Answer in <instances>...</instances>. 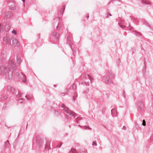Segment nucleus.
Listing matches in <instances>:
<instances>
[{
    "instance_id": "nucleus-1",
    "label": "nucleus",
    "mask_w": 153,
    "mask_h": 153,
    "mask_svg": "<svg viewBox=\"0 0 153 153\" xmlns=\"http://www.w3.org/2000/svg\"><path fill=\"white\" fill-rule=\"evenodd\" d=\"M11 69H12L13 71L16 69L15 63L13 60H9L7 64L0 67V74L4 75L7 79H11L13 77L14 74L10 70Z\"/></svg>"
},
{
    "instance_id": "nucleus-2",
    "label": "nucleus",
    "mask_w": 153,
    "mask_h": 153,
    "mask_svg": "<svg viewBox=\"0 0 153 153\" xmlns=\"http://www.w3.org/2000/svg\"><path fill=\"white\" fill-rule=\"evenodd\" d=\"M108 76H105L103 78V81L106 83L108 84L112 83L113 80L114 79L115 76L111 72H109L107 75Z\"/></svg>"
},
{
    "instance_id": "nucleus-3",
    "label": "nucleus",
    "mask_w": 153,
    "mask_h": 153,
    "mask_svg": "<svg viewBox=\"0 0 153 153\" xmlns=\"http://www.w3.org/2000/svg\"><path fill=\"white\" fill-rule=\"evenodd\" d=\"M3 39L4 41L8 45L14 46V44L13 42V37H10L9 34L7 32L6 34L4 35L3 36Z\"/></svg>"
},
{
    "instance_id": "nucleus-4",
    "label": "nucleus",
    "mask_w": 153,
    "mask_h": 153,
    "mask_svg": "<svg viewBox=\"0 0 153 153\" xmlns=\"http://www.w3.org/2000/svg\"><path fill=\"white\" fill-rule=\"evenodd\" d=\"M76 121L78 123H80L83 126V127H84V128L85 129H87V128H88L89 129H91V128L89 127V126H86L85 125H85H87V120L85 118H80L78 117H77L76 119Z\"/></svg>"
},
{
    "instance_id": "nucleus-5",
    "label": "nucleus",
    "mask_w": 153,
    "mask_h": 153,
    "mask_svg": "<svg viewBox=\"0 0 153 153\" xmlns=\"http://www.w3.org/2000/svg\"><path fill=\"white\" fill-rule=\"evenodd\" d=\"M81 77H83L85 80L84 82H82V84H85L86 85H89V82H90L91 83V82L92 80L91 78L92 77L88 74L85 75V76H84V75H82Z\"/></svg>"
},
{
    "instance_id": "nucleus-6",
    "label": "nucleus",
    "mask_w": 153,
    "mask_h": 153,
    "mask_svg": "<svg viewBox=\"0 0 153 153\" xmlns=\"http://www.w3.org/2000/svg\"><path fill=\"white\" fill-rule=\"evenodd\" d=\"M7 89L9 91L13 93L14 94L16 95L18 97H21L22 95L18 91V93L17 94V90H16L13 87L10 86H7Z\"/></svg>"
},
{
    "instance_id": "nucleus-7",
    "label": "nucleus",
    "mask_w": 153,
    "mask_h": 153,
    "mask_svg": "<svg viewBox=\"0 0 153 153\" xmlns=\"http://www.w3.org/2000/svg\"><path fill=\"white\" fill-rule=\"evenodd\" d=\"M7 2L10 10H14L16 9L15 2L14 0H9Z\"/></svg>"
},
{
    "instance_id": "nucleus-8",
    "label": "nucleus",
    "mask_w": 153,
    "mask_h": 153,
    "mask_svg": "<svg viewBox=\"0 0 153 153\" xmlns=\"http://www.w3.org/2000/svg\"><path fill=\"white\" fill-rule=\"evenodd\" d=\"M63 110L66 113L71 115L74 117H77V115L74 112L70 110L68 108L66 107L65 108L63 109Z\"/></svg>"
},
{
    "instance_id": "nucleus-9",
    "label": "nucleus",
    "mask_w": 153,
    "mask_h": 153,
    "mask_svg": "<svg viewBox=\"0 0 153 153\" xmlns=\"http://www.w3.org/2000/svg\"><path fill=\"white\" fill-rule=\"evenodd\" d=\"M137 105L139 110L142 111L144 110V103L143 102H138L137 103Z\"/></svg>"
},
{
    "instance_id": "nucleus-10",
    "label": "nucleus",
    "mask_w": 153,
    "mask_h": 153,
    "mask_svg": "<svg viewBox=\"0 0 153 153\" xmlns=\"http://www.w3.org/2000/svg\"><path fill=\"white\" fill-rule=\"evenodd\" d=\"M12 13L11 11L6 12L4 14L5 17L6 18H10L13 16Z\"/></svg>"
},
{
    "instance_id": "nucleus-11",
    "label": "nucleus",
    "mask_w": 153,
    "mask_h": 153,
    "mask_svg": "<svg viewBox=\"0 0 153 153\" xmlns=\"http://www.w3.org/2000/svg\"><path fill=\"white\" fill-rule=\"evenodd\" d=\"M5 27L4 26L1 24H0V35L2 33V37L4 34H6L5 31L4 30Z\"/></svg>"
},
{
    "instance_id": "nucleus-12",
    "label": "nucleus",
    "mask_w": 153,
    "mask_h": 153,
    "mask_svg": "<svg viewBox=\"0 0 153 153\" xmlns=\"http://www.w3.org/2000/svg\"><path fill=\"white\" fill-rule=\"evenodd\" d=\"M65 92H61L59 93V95L61 96H64L66 95H68L69 93V89H68L67 88H65Z\"/></svg>"
},
{
    "instance_id": "nucleus-13",
    "label": "nucleus",
    "mask_w": 153,
    "mask_h": 153,
    "mask_svg": "<svg viewBox=\"0 0 153 153\" xmlns=\"http://www.w3.org/2000/svg\"><path fill=\"white\" fill-rule=\"evenodd\" d=\"M13 39L12 40L14 44V47L18 46L19 45V43L18 40L15 38L13 37Z\"/></svg>"
},
{
    "instance_id": "nucleus-14",
    "label": "nucleus",
    "mask_w": 153,
    "mask_h": 153,
    "mask_svg": "<svg viewBox=\"0 0 153 153\" xmlns=\"http://www.w3.org/2000/svg\"><path fill=\"white\" fill-rule=\"evenodd\" d=\"M22 74L23 77L22 79V81L24 83L27 82V79L25 75L23 73H22Z\"/></svg>"
},
{
    "instance_id": "nucleus-15",
    "label": "nucleus",
    "mask_w": 153,
    "mask_h": 153,
    "mask_svg": "<svg viewBox=\"0 0 153 153\" xmlns=\"http://www.w3.org/2000/svg\"><path fill=\"white\" fill-rule=\"evenodd\" d=\"M134 33L136 36L138 37L140 36L141 35V33L140 32H138L136 30L134 31Z\"/></svg>"
},
{
    "instance_id": "nucleus-16",
    "label": "nucleus",
    "mask_w": 153,
    "mask_h": 153,
    "mask_svg": "<svg viewBox=\"0 0 153 153\" xmlns=\"http://www.w3.org/2000/svg\"><path fill=\"white\" fill-rule=\"evenodd\" d=\"M53 35L57 39H59V34H57L56 32H54L53 34Z\"/></svg>"
},
{
    "instance_id": "nucleus-17",
    "label": "nucleus",
    "mask_w": 153,
    "mask_h": 153,
    "mask_svg": "<svg viewBox=\"0 0 153 153\" xmlns=\"http://www.w3.org/2000/svg\"><path fill=\"white\" fill-rule=\"evenodd\" d=\"M111 112L112 115L115 116L117 113V111L115 109H112L111 110Z\"/></svg>"
},
{
    "instance_id": "nucleus-18",
    "label": "nucleus",
    "mask_w": 153,
    "mask_h": 153,
    "mask_svg": "<svg viewBox=\"0 0 153 153\" xmlns=\"http://www.w3.org/2000/svg\"><path fill=\"white\" fill-rule=\"evenodd\" d=\"M141 3L143 4H150L151 3L150 2H148L146 1L145 0H142L141 1Z\"/></svg>"
},
{
    "instance_id": "nucleus-19",
    "label": "nucleus",
    "mask_w": 153,
    "mask_h": 153,
    "mask_svg": "<svg viewBox=\"0 0 153 153\" xmlns=\"http://www.w3.org/2000/svg\"><path fill=\"white\" fill-rule=\"evenodd\" d=\"M17 63L18 64H19L21 63V59L20 57L17 56Z\"/></svg>"
},
{
    "instance_id": "nucleus-20",
    "label": "nucleus",
    "mask_w": 153,
    "mask_h": 153,
    "mask_svg": "<svg viewBox=\"0 0 153 153\" xmlns=\"http://www.w3.org/2000/svg\"><path fill=\"white\" fill-rule=\"evenodd\" d=\"M37 143L38 144V145L40 147H41L42 146H43V143L42 142H40V141L39 140L37 141Z\"/></svg>"
},
{
    "instance_id": "nucleus-21",
    "label": "nucleus",
    "mask_w": 153,
    "mask_h": 153,
    "mask_svg": "<svg viewBox=\"0 0 153 153\" xmlns=\"http://www.w3.org/2000/svg\"><path fill=\"white\" fill-rule=\"evenodd\" d=\"M48 142H47V144H45V149H51V148L50 147V146H49V145L48 144Z\"/></svg>"
},
{
    "instance_id": "nucleus-22",
    "label": "nucleus",
    "mask_w": 153,
    "mask_h": 153,
    "mask_svg": "<svg viewBox=\"0 0 153 153\" xmlns=\"http://www.w3.org/2000/svg\"><path fill=\"white\" fill-rule=\"evenodd\" d=\"M71 152H72L73 153H77V150L74 148H72L70 151Z\"/></svg>"
},
{
    "instance_id": "nucleus-23",
    "label": "nucleus",
    "mask_w": 153,
    "mask_h": 153,
    "mask_svg": "<svg viewBox=\"0 0 153 153\" xmlns=\"http://www.w3.org/2000/svg\"><path fill=\"white\" fill-rule=\"evenodd\" d=\"M85 150V149L84 148L79 149L78 150V152L77 153H83Z\"/></svg>"
},
{
    "instance_id": "nucleus-24",
    "label": "nucleus",
    "mask_w": 153,
    "mask_h": 153,
    "mask_svg": "<svg viewBox=\"0 0 153 153\" xmlns=\"http://www.w3.org/2000/svg\"><path fill=\"white\" fill-rule=\"evenodd\" d=\"M65 6H64L62 8V9L61 10V11H60V15H62L63 14V12L64 10H65Z\"/></svg>"
},
{
    "instance_id": "nucleus-25",
    "label": "nucleus",
    "mask_w": 153,
    "mask_h": 153,
    "mask_svg": "<svg viewBox=\"0 0 153 153\" xmlns=\"http://www.w3.org/2000/svg\"><path fill=\"white\" fill-rule=\"evenodd\" d=\"M76 88V85H75V83L73 84L72 86V88L73 90H75Z\"/></svg>"
},
{
    "instance_id": "nucleus-26",
    "label": "nucleus",
    "mask_w": 153,
    "mask_h": 153,
    "mask_svg": "<svg viewBox=\"0 0 153 153\" xmlns=\"http://www.w3.org/2000/svg\"><path fill=\"white\" fill-rule=\"evenodd\" d=\"M61 26V23L59 22L58 23V25L56 27L57 30H59Z\"/></svg>"
},
{
    "instance_id": "nucleus-27",
    "label": "nucleus",
    "mask_w": 153,
    "mask_h": 153,
    "mask_svg": "<svg viewBox=\"0 0 153 153\" xmlns=\"http://www.w3.org/2000/svg\"><path fill=\"white\" fill-rule=\"evenodd\" d=\"M28 97L27 98V99L28 100L31 99L33 97V95L32 94H28Z\"/></svg>"
},
{
    "instance_id": "nucleus-28",
    "label": "nucleus",
    "mask_w": 153,
    "mask_h": 153,
    "mask_svg": "<svg viewBox=\"0 0 153 153\" xmlns=\"http://www.w3.org/2000/svg\"><path fill=\"white\" fill-rule=\"evenodd\" d=\"M10 144L9 141L8 140H7L5 142V146L6 147H7L9 146V145Z\"/></svg>"
},
{
    "instance_id": "nucleus-29",
    "label": "nucleus",
    "mask_w": 153,
    "mask_h": 153,
    "mask_svg": "<svg viewBox=\"0 0 153 153\" xmlns=\"http://www.w3.org/2000/svg\"><path fill=\"white\" fill-rule=\"evenodd\" d=\"M7 97L6 95H4L1 98V100H4L7 99Z\"/></svg>"
},
{
    "instance_id": "nucleus-30",
    "label": "nucleus",
    "mask_w": 153,
    "mask_h": 153,
    "mask_svg": "<svg viewBox=\"0 0 153 153\" xmlns=\"http://www.w3.org/2000/svg\"><path fill=\"white\" fill-rule=\"evenodd\" d=\"M6 29H7V30H5V33H6L7 32V33L8 34V30H9L10 29V27L9 26L8 27H8H6Z\"/></svg>"
},
{
    "instance_id": "nucleus-31",
    "label": "nucleus",
    "mask_w": 153,
    "mask_h": 153,
    "mask_svg": "<svg viewBox=\"0 0 153 153\" xmlns=\"http://www.w3.org/2000/svg\"><path fill=\"white\" fill-rule=\"evenodd\" d=\"M61 107L64 108H65L66 107H67L64 104H62L61 105Z\"/></svg>"
},
{
    "instance_id": "nucleus-32",
    "label": "nucleus",
    "mask_w": 153,
    "mask_h": 153,
    "mask_svg": "<svg viewBox=\"0 0 153 153\" xmlns=\"http://www.w3.org/2000/svg\"><path fill=\"white\" fill-rule=\"evenodd\" d=\"M92 145L94 146H97V144L95 141H94L93 142Z\"/></svg>"
},
{
    "instance_id": "nucleus-33",
    "label": "nucleus",
    "mask_w": 153,
    "mask_h": 153,
    "mask_svg": "<svg viewBox=\"0 0 153 153\" xmlns=\"http://www.w3.org/2000/svg\"><path fill=\"white\" fill-rule=\"evenodd\" d=\"M142 125L144 126H145L146 125V122L144 120H143V123H142Z\"/></svg>"
},
{
    "instance_id": "nucleus-34",
    "label": "nucleus",
    "mask_w": 153,
    "mask_h": 153,
    "mask_svg": "<svg viewBox=\"0 0 153 153\" xmlns=\"http://www.w3.org/2000/svg\"><path fill=\"white\" fill-rule=\"evenodd\" d=\"M135 127L136 128V129H138L139 128V126L138 124L137 123H135Z\"/></svg>"
},
{
    "instance_id": "nucleus-35",
    "label": "nucleus",
    "mask_w": 153,
    "mask_h": 153,
    "mask_svg": "<svg viewBox=\"0 0 153 153\" xmlns=\"http://www.w3.org/2000/svg\"><path fill=\"white\" fill-rule=\"evenodd\" d=\"M62 145V143H60L59 145L57 146H56V148H60L61 147Z\"/></svg>"
},
{
    "instance_id": "nucleus-36",
    "label": "nucleus",
    "mask_w": 153,
    "mask_h": 153,
    "mask_svg": "<svg viewBox=\"0 0 153 153\" xmlns=\"http://www.w3.org/2000/svg\"><path fill=\"white\" fill-rule=\"evenodd\" d=\"M12 33L13 34H17L16 31L15 30H13L12 31Z\"/></svg>"
},
{
    "instance_id": "nucleus-37",
    "label": "nucleus",
    "mask_w": 153,
    "mask_h": 153,
    "mask_svg": "<svg viewBox=\"0 0 153 153\" xmlns=\"http://www.w3.org/2000/svg\"><path fill=\"white\" fill-rule=\"evenodd\" d=\"M77 97V94L75 93L74 95L73 96V98L74 99H75Z\"/></svg>"
},
{
    "instance_id": "nucleus-38",
    "label": "nucleus",
    "mask_w": 153,
    "mask_h": 153,
    "mask_svg": "<svg viewBox=\"0 0 153 153\" xmlns=\"http://www.w3.org/2000/svg\"><path fill=\"white\" fill-rule=\"evenodd\" d=\"M18 101H19L20 103H22V102L23 99H20L18 100Z\"/></svg>"
},
{
    "instance_id": "nucleus-39",
    "label": "nucleus",
    "mask_w": 153,
    "mask_h": 153,
    "mask_svg": "<svg viewBox=\"0 0 153 153\" xmlns=\"http://www.w3.org/2000/svg\"><path fill=\"white\" fill-rule=\"evenodd\" d=\"M85 17L87 18L88 19L89 17V14H87L85 16Z\"/></svg>"
},
{
    "instance_id": "nucleus-40",
    "label": "nucleus",
    "mask_w": 153,
    "mask_h": 153,
    "mask_svg": "<svg viewBox=\"0 0 153 153\" xmlns=\"http://www.w3.org/2000/svg\"><path fill=\"white\" fill-rule=\"evenodd\" d=\"M126 127L125 126H124L122 128V129L123 130H126Z\"/></svg>"
},
{
    "instance_id": "nucleus-41",
    "label": "nucleus",
    "mask_w": 153,
    "mask_h": 153,
    "mask_svg": "<svg viewBox=\"0 0 153 153\" xmlns=\"http://www.w3.org/2000/svg\"><path fill=\"white\" fill-rule=\"evenodd\" d=\"M83 153H88L87 150L85 149V150L84 151V152H83Z\"/></svg>"
},
{
    "instance_id": "nucleus-42",
    "label": "nucleus",
    "mask_w": 153,
    "mask_h": 153,
    "mask_svg": "<svg viewBox=\"0 0 153 153\" xmlns=\"http://www.w3.org/2000/svg\"><path fill=\"white\" fill-rule=\"evenodd\" d=\"M56 113H57V114H58L59 115L60 114V113L58 112V111H55V114H56Z\"/></svg>"
},
{
    "instance_id": "nucleus-43",
    "label": "nucleus",
    "mask_w": 153,
    "mask_h": 153,
    "mask_svg": "<svg viewBox=\"0 0 153 153\" xmlns=\"http://www.w3.org/2000/svg\"><path fill=\"white\" fill-rule=\"evenodd\" d=\"M54 20L58 21H59V19H54Z\"/></svg>"
},
{
    "instance_id": "nucleus-44",
    "label": "nucleus",
    "mask_w": 153,
    "mask_h": 153,
    "mask_svg": "<svg viewBox=\"0 0 153 153\" xmlns=\"http://www.w3.org/2000/svg\"><path fill=\"white\" fill-rule=\"evenodd\" d=\"M108 14H109V15H110V16H111V14H110V13H108V12H107V13L106 14H107V15H108Z\"/></svg>"
},
{
    "instance_id": "nucleus-45",
    "label": "nucleus",
    "mask_w": 153,
    "mask_h": 153,
    "mask_svg": "<svg viewBox=\"0 0 153 153\" xmlns=\"http://www.w3.org/2000/svg\"><path fill=\"white\" fill-rule=\"evenodd\" d=\"M53 85L54 87H56V86H57V85Z\"/></svg>"
},
{
    "instance_id": "nucleus-46",
    "label": "nucleus",
    "mask_w": 153,
    "mask_h": 153,
    "mask_svg": "<svg viewBox=\"0 0 153 153\" xmlns=\"http://www.w3.org/2000/svg\"><path fill=\"white\" fill-rule=\"evenodd\" d=\"M28 95H26V96H25V97L27 99V97H28Z\"/></svg>"
},
{
    "instance_id": "nucleus-47",
    "label": "nucleus",
    "mask_w": 153,
    "mask_h": 153,
    "mask_svg": "<svg viewBox=\"0 0 153 153\" xmlns=\"http://www.w3.org/2000/svg\"><path fill=\"white\" fill-rule=\"evenodd\" d=\"M23 2L25 1V0H21Z\"/></svg>"
},
{
    "instance_id": "nucleus-48",
    "label": "nucleus",
    "mask_w": 153,
    "mask_h": 153,
    "mask_svg": "<svg viewBox=\"0 0 153 153\" xmlns=\"http://www.w3.org/2000/svg\"><path fill=\"white\" fill-rule=\"evenodd\" d=\"M132 29V28L131 27L130 28H129V30H131Z\"/></svg>"
},
{
    "instance_id": "nucleus-49",
    "label": "nucleus",
    "mask_w": 153,
    "mask_h": 153,
    "mask_svg": "<svg viewBox=\"0 0 153 153\" xmlns=\"http://www.w3.org/2000/svg\"><path fill=\"white\" fill-rule=\"evenodd\" d=\"M86 92V91H85L83 92V93H85V94Z\"/></svg>"
},
{
    "instance_id": "nucleus-50",
    "label": "nucleus",
    "mask_w": 153,
    "mask_h": 153,
    "mask_svg": "<svg viewBox=\"0 0 153 153\" xmlns=\"http://www.w3.org/2000/svg\"><path fill=\"white\" fill-rule=\"evenodd\" d=\"M78 126H79V127H82V126H80V125H78Z\"/></svg>"
},
{
    "instance_id": "nucleus-51",
    "label": "nucleus",
    "mask_w": 153,
    "mask_h": 153,
    "mask_svg": "<svg viewBox=\"0 0 153 153\" xmlns=\"http://www.w3.org/2000/svg\"><path fill=\"white\" fill-rule=\"evenodd\" d=\"M27 126H28V124H27V126H26V128H27Z\"/></svg>"
},
{
    "instance_id": "nucleus-52",
    "label": "nucleus",
    "mask_w": 153,
    "mask_h": 153,
    "mask_svg": "<svg viewBox=\"0 0 153 153\" xmlns=\"http://www.w3.org/2000/svg\"><path fill=\"white\" fill-rule=\"evenodd\" d=\"M120 27H122V26L121 25H120Z\"/></svg>"
},
{
    "instance_id": "nucleus-53",
    "label": "nucleus",
    "mask_w": 153,
    "mask_h": 153,
    "mask_svg": "<svg viewBox=\"0 0 153 153\" xmlns=\"http://www.w3.org/2000/svg\"><path fill=\"white\" fill-rule=\"evenodd\" d=\"M108 16H107L106 18H108Z\"/></svg>"
}]
</instances>
